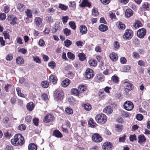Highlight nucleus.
I'll return each mask as SVG.
<instances>
[{
	"label": "nucleus",
	"instance_id": "58",
	"mask_svg": "<svg viewBox=\"0 0 150 150\" xmlns=\"http://www.w3.org/2000/svg\"><path fill=\"white\" fill-rule=\"evenodd\" d=\"M132 56L134 58L138 59L139 57V54L137 52H134L132 53Z\"/></svg>",
	"mask_w": 150,
	"mask_h": 150
},
{
	"label": "nucleus",
	"instance_id": "62",
	"mask_svg": "<svg viewBox=\"0 0 150 150\" xmlns=\"http://www.w3.org/2000/svg\"><path fill=\"white\" fill-rule=\"evenodd\" d=\"M0 42L1 46H4L5 45V41L4 40L2 37H0Z\"/></svg>",
	"mask_w": 150,
	"mask_h": 150
},
{
	"label": "nucleus",
	"instance_id": "63",
	"mask_svg": "<svg viewBox=\"0 0 150 150\" xmlns=\"http://www.w3.org/2000/svg\"><path fill=\"white\" fill-rule=\"evenodd\" d=\"M17 18L16 17H13V18L12 19V20L10 22V23L11 24H13V25H14L16 24L17 23H16V21H17Z\"/></svg>",
	"mask_w": 150,
	"mask_h": 150
},
{
	"label": "nucleus",
	"instance_id": "53",
	"mask_svg": "<svg viewBox=\"0 0 150 150\" xmlns=\"http://www.w3.org/2000/svg\"><path fill=\"white\" fill-rule=\"evenodd\" d=\"M27 16L29 18H31L32 17V12L29 9H27L25 11Z\"/></svg>",
	"mask_w": 150,
	"mask_h": 150
},
{
	"label": "nucleus",
	"instance_id": "60",
	"mask_svg": "<svg viewBox=\"0 0 150 150\" xmlns=\"http://www.w3.org/2000/svg\"><path fill=\"white\" fill-rule=\"evenodd\" d=\"M136 117L137 120L139 121L142 120L143 118V116L141 114H137Z\"/></svg>",
	"mask_w": 150,
	"mask_h": 150
},
{
	"label": "nucleus",
	"instance_id": "20",
	"mask_svg": "<svg viewBox=\"0 0 150 150\" xmlns=\"http://www.w3.org/2000/svg\"><path fill=\"white\" fill-rule=\"evenodd\" d=\"M103 112L107 114H110L112 112V110L110 106H108L103 109Z\"/></svg>",
	"mask_w": 150,
	"mask_h": 150
},
{
	"label": "nucleus",
	"instance_id": "13",
	"mask_svg": "<svg viewBox=\"0 0 150 150\" xmlns=\"http://www.w3.org/2000/svg\"><path fill=\"white\" fill-rule=\"evenodd\" d=\"M150 5L147 2H145L143 3L140 9L141 11H149V9Z\"/></svg>",
	"mask_w": 150,
	"mask_h": 150
},
{
	"label": "nucleus",
	"instance_id": "19",
	"mask_svg": "<svg viewBox=\"0 0 150 150\" xmlns=\"http://www.w3.org/2000/svg\"><path fill=\"white\" fill-rule=\"evenodd\" d=\"M133 11L131 9H127L125 11V16L126 17L129 18L132 16Z\"/></svg>",
	"mask_w": 150,
	"mask_h": 150
},
{
	"label": "nucleus",
	"instance_id": "3",
	"mask_svg": "<svg viewBox=\"0 0 150 150\" xmlns=\"http://www.w3.org/2000/svg\"><path fill=\"white\" fill-rule=\"evenodd\" d=\"M123 86L124 91L127 93L134 88L133 84L129 81H125L123 82Z\"/></svg>",
	"mask_w": 150,
	"mask_h": 150
},
{
	"label": "nucleus",
	"instance_id": "16",
	"mask_svg": "<svg viewBox=\"0 0 150 150\" xmlns=\"http://www.w3.org/2000/svg\"><path fill=\"white\" fill-rule=\"evenodd\" d=\"M53 118L54 117L52 115H47L45 117L44 119V121L45 122H49L52 121Z\"/></svg>",
	"mask_w": 150,
	"mask_h": 150
},
{
	"label": "nucleus",
	"instance_id": "29",
	"mask_svg": "<svg viewBox=\"0 0 150 150\" xmlns=\"http://www.w3.org/2000/svg\"><path fill=\"white\" fill-rule=\"evenodd\" d=\"M25 6L23 4H18L17 6V8L20 12L23 11L25 9Z\"/></svg>",
	"mask_w": 150,
	"mask_h": 150
},
{
	"label": "nucleus",
	"instance_id": "18",
	"mask_svg": "<svg viewBox=\"0 0 150 150\" xmlns=\"http://www.w3.org/2000/svg\"><path fill=\"white\" fill-rule=\"evenodd\" d=\"M138 142L140 144L144 143L146 141L145 137L143 134L140 135L138 136Z\"/></svg>",
	"mask_w": 150,
	"mask_h": 150
},
{
	"label": "nucleus",
	"instance_id": "39",
	"mask_svg": "<svg viewBox=\"0 0 150 150\" xmlns=\"http://www.w3.org/2000/svg\"><path fill=\"white\" fill-rule=\"evenodd\" d=\"M63 32L64 34L67 36L71 34V30L67 28L63 29Z\"/></svg>",
	"mask_w": 150,
	"mask_h": 150
},
{
	"label": "nucleus",
	"instance_id": "59",
	"mask_svg": "<svg viewBox=\"0 0 150 150\" xmlns=\"http://www.w3.org/2000/svg\"><path fill=\"white\" fill-rule=\"evenodd\" d=\"M112 80L114 82L116 83H117L119 81L118 77L115 76H112Z\"/></svg>",
	"mask_w": 150,
	"mask_h": 150
},
{
	"label": "nucleus",
	"instance_id": "41",
	"mask_svg": "<svg viewBox=\"0 0 150 150\" xmlns=\"http://www.w3.org/2000/svg\"><path fill=\"white\" fill-rule=\"evenodd\" d=\"M69 100L70 104L71 105H74L76 103V101L75 99L72 97H71L69 98Z\"/></svg>",
	"mask_w": 150,
	"mask_h": 150
},
{
	"label": "nucleus",
	"instance_id": "34",
	"mask_svg": "<svg viewBox=\"0 0 150 150\" xmlns=\"http://www.w3.org/2000/svg\"><path fill=\"white\" fill-rule=\"evenodd\" d=\"M97 62L94 59H91L88 61L89 64L93 67H96L97 65Z\"/></svg>",
	"mask_w": 150,
	"mask_h": 150
},
{
	"label": "nucleus",
	"instance_id": "25",
	"mask_svg": "<svg viewBox=\"0 0 150 150\" xmlns=\"http://www.w3.org/2000/svg\"><path fill=\"white\" fill-rule=\"evenodd\" d=\"M108 29V27L104 24H101L99 27V30L102 32H105Z\"/></svg>",
	"mask_w": 150,
	"mask_h": 150
},
{
	"label": "nucleus",
	"instance_id": "38",
	"mask_svg": "<svg viewBox=\"0 0 150 150\" xmlns=\"http://www.w3.org/2000/svg\"><path fill=\"white\" fill-rule=\"evenodd\" d=\"M133 26L135 28H137L142 26V25L141 22L137 21L134 23Z\"/></svg>",
	"mask_w": 150,
	"mask_h": 150
},
{
	"label": "nucleus",
	"instance_id": "17",
	"mask_svg": "<svg viewBox=\"0 0 150 150\" xmlns=\"http://www.w3.org/2000/svg\"><path fill=\"white\" fill-rule=\"evenodd\" d=\"M71 94L79 97H81V95H80V93L78 90L76 88H73L71 91Z\"/></svg>",
	"mask_w": 150,
	"mask_h": 150
},
{
	"label": "nucleus",
	"instance_id": "9",
	"mask_svg": "<svg viewBox=\"0 0 150 150\" xmlns=\"http://www.w3.org/2000/svg\"><path fill=\"white\" fill-rule=\"evenodd\" d=\"M146 30L144 28L139 30L137 33L138 36L140 38H143L146 35Z\"/></svg>",
	"mask_w": 150,
	"mask_h": 150
},
{
	"label": "nucleus",
	"instance_id": "24",
	"mask_svg": "<svg viewBox=\"0 0 150 150\" xmlns=\"http://www.w3.org/2000/svg\"><path fill=\"white\" fill-rule=\"evenodd\" d=\"M70 82V80L69 79H66L62 81L61 85L63 87H66L69 85Z\"/></svg>",
	"mask_w": 150,
	"mask_h": 150
},
{
	"label": "nucleus",
	"instance_id": "51",
	"mask_svg": "<svg viewBox=\"0 0 150 150\" xmlns=\"http://www.w3.org/2000/svg\"><path fill=\"white\" fill-rule=\"evenodd\" d=\"M4 135L6 138H10L12 136V133L9 131H8L6 132H5L4 134Z\"/></svg>",
	"mask_w": 150,
	"mask_h": 150
},
{
	"label": "nucleus",
	"instance_id": "48",
	"mask_svg": "<svg viewBox=\"0 0 150 150\" xmlns=\"http://www.w3.org/2000/svg\"><path fill=\"white\" fill-rule=\"evenodd\" d=\"M64 43L65 46L68 47L71 44L72 42L70 40L67 39L64 41Z\"/></svg>",
	"mask_w": 150,
	"mask_h": 150
},
{
	"label": "nucleus",
	"instance_id": "15",
	"mask_svg": "<svg viewBox=\"0 0 150 150\" xmlns=\"http://www.w3.org/2000/svg\"><path fill=\"white\" fill-rule=\"evenodd\" d=\"M91 5V4L88 2V0H82V3L79 4V6L81 7L86 6L90 8Z\"/></svg>",
	"mask_w": 150,
	"mask_h": 150
},
{
	"label": "nucleus",
	"instance_id": "31",
	"mask_svg": "<svg viewBox=\"0 0 150 150\" xmlns=\"http://www.w3.org/2000/svg\"><path fill=\"white\" fill-rule=\"evenodd\" d=\"M16 62L19 64H23L24 63V60L23 57H18L16 59Z\"/></svg>",
	"mask_w": 150,
	"mask_h": 150
},
{
	"label": "nucleus",
	"instance_id": "40",
	"mask_svg": "<svg viewBox=\"0 0 150 150\" xmlns=\"http://www.w3.org/2000/svg\"><path fill=\"white\" fill-rule=\"evenodd\" d=\"M48 66L51 68L54 69L56 66V64L54 62L51 61L48 63Z\"/></svg>",
	"mask_w": 150,
	"mask_h": 150
},
{
	"label": "nucleus",
	"instance_id": "44",
	"mask_svg": "<svg viewBox=\"0 0 150 150\" xmlns=\"http://www.w3.org/2000/svg\"><path fill=\"white\" fill-rule=\"evenodd\" d=\"M48 83L46 81H44L41 83L42 86L44 88H46L48 86Z\"/></svg>",
	"mask_w": 150,
	"mask_h": 150
},
{
	"label": "nucleus",
	"instance_id": "8",
	"mask_svg": "<svg viewBox=\"0 0 150 150\" xmlns=\"http://www.w3.org/2000/svg\"><path fill=\"white\" fill-rule=\"evenodd\" d=\"M113 147V145L109 142H105L102 146L104 150H111Z\"/></svg>",
	"mask_w": 150,
	"mask_h": 150
},
{
	"label": "nucleus",
	"instance_id": "45",
	"mask_svg": "<svg viewBox=\"0 0 150 150\" xmlns=\"http://www.w3.org/2000/svg\"><path fill=\"white\" fill-rule=\"evenodd\" d=\"M68 57L70 59L73 60L75 58L74 55L71 52H68L67 53Z\"/></svg>",
	"mask_w": 150,
	"mask_h": 150
},
{
	"label": "nucleus",
	"instance_id": "54",
	"mask_svg": "<svg viewBox=\"0 0 150 150\" xmlns=\"http://www.w3.org/2000/svg\"><path fill=\"white\" fill-rule=\"evenodd\" d=\"M34 61L36 62L40 63H41V60L39 57L37 56H33V57Z\"/></svg>",
	"mask_w": 150,
	"mask_h": 150
},
{
	"label": "nucleus",
	"instance_id": "6",
	"mask_svg": "<svg viewBox=\"0 0 150 150\" xmlns=\"http://www.w3.org/2000/svg\"><path fill=\"white\" fill-rule=\"evenodd\" d=\"M133 35V31L129 29L127 30L123 35V38L126 40L131 39Z\"/></svg>",
	"mask_w": 150,
	"mask_h": 150
},
{
	"label": "nucleus",
	"instance_id": "42",
	"mask_svg": "<svg viewBox=\"0 0 150 150\" xmlns=\"http://www.w3.org/2000/svg\"><path fill=\"white\" fill-rule=\"evenodd\" d=\"M16 91L17 92L18 96L22 97H24V95L21 93V90L19 87L16 88Z\"/></svg>",
	"mask_w": 150,
	"mask_h": 150
},
{
	"label": "nucleus",
	"instance_id": "57",
	"mask_svg": "<svg viewBox=\"0 0 150 150\" xmlns=\"http://www.w3.org/2000/svg\"><path fill=\"white\" fill-rule=\"evenodd\" d=\"M10 10V8L8 6H4L3 11L6 13H8Z\"/></svg>",
	"mask_w": 150,
	"mask_h": 150
},
{
	"label": "nucleus",
	"instance_id": "35",
	"mask_svg": "<svg viewBox=\"0 0 150 150\" xmlns=\"http://www.w3.org/2000/svg\"><path fill=\"white\" fill-rule=\"evenodd\" d=\"M117 25H118V28L121 30H124L125 28V25L123 24L122 22H119L117 23Z\"/></svg>",
	"mask_w": 150,
	"mask_h": 150
},
{
	"label": "nucleus",
	"instance_id": "43",
	"mask_svg": "<svg viewBox=\"0 0 150 150\" xmlns=\"http://www.w3.org/2000/svg\"><path fill=\"white\" fill-rule=\"evenodd\" d=\"M46 20L47 22L49 23H51L53 22L54 21L52 17L51 16H47L46 18Z\"/></svg>",
	"mask_w": 150,
	"mask_h": 150
},
{
	"label": "nucleus",
	"instance_id": "49",
	"mask_svg": "<svg viewBox=\"0 0 150 150\" xmlns=\"http://www.w3.org/2000/svg\"><path fill=\"white\" fill-rule=\"evenodd\" d=\"M69 25L73 29L75 30L76 28V24L74 21H70L69 23Z\"/></svg>",
	"mask_w": 150,
	"mask_h": 150
},
{
	"label": "nucleus",
	"instance_id": "27",
	"mask_svg": "<svg viewBox=\"0 0 150 150\" xmlns=\"http://www.w3.org/2000/svg\"><path fill=\"white\" fill-rule=\"evenodd\" d=\"M53 135L57 138H61L62 135L58 130H54L53 132Z\"/></svg>",
	"mask_w": 150,
	"mask_h": 150
},
{
	"label": "nucleus",
	"instance_id": "28",
	"mask_svg": "<svg viewBox=\"0 0 150 150\" xmlns=\"http://www.w3.org/2000/svg\"><path fill=\"white\" fill-rule=\"evenodd\" d=\"M86 88L83 85H80L78 87V90L80 93V95H82V94L86 91Z\"/></svg>",
	"mask_w": 150,
	"mask_h": 150
},
{
	"label": "nucleus",
	"instance_id": "10",
	"mask_svg": "<svg viewBox=\"0 0 150 150\" xmlns=\"http://www.w3.org/2000/svg\"><path fill=\"white\" fill-rule=\"evenodd\" d=\"M92 139L93 141L96 142H99L102 140V137L98 133H95L92 136Z\"/></svg>",
	"mask_w": 150,
	"mask_h": 150
},
{
	"label": "nucleus",
	"instance_id": "7",
	"mask_svg": "<svg viewBox=\"0 0 150 150\" xmlns=\"http://www.w3.org/2000/svg\"><path fill=\"white\" fill-rule=\"evenodd\" d=\"M94 74V72L92 69L88 68L86 69L85 72V77L88 79H91L93 77Z\"/></svg>",
	"mask_w": 150,
	"mask_h": 150
},
{
	"label": "nucleus",
	"instance_id": "26",
	"mask_svg": "<svg viewBox=\"0 0 150 150\" xmlns=\"http://www.w3.org/2000/svg\"><path fill=\"white\" fill-rule=\"evenodd\" d=\"M82 106L85 110L87 111H90L92 108L91 105L88 103H85L82 104Z\"/></svg>",
	"mask_w": 150,
	"mask_h": 150
},
{
	"label": "nucleus",
	"instance_id": "64",
	"mask_svg": "<svg viewBox=\"0 0 150 150\" xmlns=\"http://www.w3.org/2000/svg\"><path fill=\"white\" fill-rule=\"evenodd\" d=\"M119 42L117 41H115L114 43V47L115 49H117L120 47Z\"/></svg>",
	"mask_w": 150,
	"mask_h": 150
},
{
	"label": "nucleus",
	"instance_id": "36",
	"mask_svg": "<svg viewBox=\"0 0 150 150\" xmlns=\"http://www.w3.org/2000/svg\"><path fill=\"white\" fill-rule=\"evenodd\" d=\"M78 56L79 57V59L81 61H84L86 58V55L83 53H79Z\"/></svg>",
	"mask_w": 150,
	"mask_h": 150
},
{
	"label": "nucleus",
	"instance_id": "30",
	"mask_svg": "<svg viewBox=\"0 0 150 150\" xmlns=\"http://www.w3.org/2000/svg\"><path fill=\"white\" fill-rule=\"evenodd\" d=\"M26 107L28 110L31 111L34 109V105L33 102H30L27 104Z\"/></svg>",
	"mask_w": 150,
	"mask_h": 150
},
{
	"label": "nucleus",
	"instance_id": "4",
	"mask_svg": "<svg viewBox=\"0 0 150 150\" xmlns=\"http://www.w3.org/2000/svg\"><path fill=\"white\" fill-rule=\"evenodd\" d=\"M54 96L56 100H62L64 98V95L62 91L60 89H58L54 92Z\"/></svg>",
	"mask_w": 150,
	"mask_h": 150
},
{
	"label": "nucleus",
	"instance_id": "55",
	"mask_svg": "<svg viewBox=\"0 0 150 150\" xmlns=\"http://www.w3.org/2000/svg\"><path fill=\"white\" fill-rule=\"evenodd\" d=\"M129 139L130 141L134 142L136 140V136L135 134L131 135L130 136Z\"/></svg>",
	"mask_w": 150,
	"mask_h": 150
},
{
	"label": "nucleus",
	"instance_id": "46",
	"mask_svg": "<svg viewBox=\"0 0 150 150\" xmlns=\"http://www.w3.org/2000/svg\"><path fill=\"white\" fill-rule=\"evenodd\" d=\"M116 130L118 132H121L123 129V126L120 125H115Z\"/></svg>",
	"mask_w": 150,
	"mask_h": 150
},
{
	"label": "nucleus",
	"instance_id": "23",
	"mask_svg": "<svg viewBox=\"0 0 150 150\" xmlns=\"http://www.w3.org/2000/svg\"><path fill=\"white\" fill-rule=\"evenodd\" d=\"M57 77L53 75H51L49 78V81L50 82H52L53 84H55L57 83Z\"/></svg>",
	"mask_w": 150,
	"mask_h": 150
},
{
	"label": "nucleus",
	"instance_id": "47",
	"mask_svg": "<svg viewBox=\"0 0 150 150\" xmlns=\"http://www.w3.org/2000/svg\"><path fill=\"white\" fill-rule=\"evenodd\" d=\"M65 112L68 115L71 114L73 113V110L71 108L68 107L65 109Z\"/></svg>",
	"mask_w": 150,
	"mask_h": 150
},
{
	"label": "nucleus",
	"instance_id": "12",
	"mask_svg": "<svg viewBox=\"0 0 150 150\" xmlns=\"http://www.w3.org/2000/svg\"><path fill=\"white\" fill-rule=\"evenodd\" d=\"M60 23L59 22L56 23L55 26L52 28V32L53 33H54L57 31L61 29V27L59 25Z\"/></svg>",
	"mask_w": 150,
	"mask_h": 150
},
{
	"label": "nucleus",
	"instance_id": "52",
	"mask_svg": "<svg viewBox=\"0 0 150 150\" xmlns=\"http://www.w3.org/2000/svg\"><path fill=\"white\" fill-rule=\"evenodd\" d=\"M26 127L24 124H21L18 127V129L21 131H23L25 130Z\"/></svg>",
	"mask_w": 150,
	"mask_h": 150
},
{
	"label": "nucleus",
	"instance_id": "61",
	"mask_svg": "<svg viewBox=\"0 0 150 150\" xmlns=\"http://www.w3.org/2000/svg\"><path fill=\"white\" fill-rule=\"evenodd\" d=\"M6 18V16L5 14L4 13H0V19L2 21L4 20Z\"/></svg>",
	"mask_w": 150,
	"mask_h": 150
},
{
	"label": "nucleus",
	"instance_id": "11",
	"mask_svg": "<svg viewBox=\"0 0 150 150\" xmlns=\"http://www.w3.org/2000/svg\"><path fill=\"white\" fill-rule=\"evenodd\" d=\"M42 19L39 17H36L35 18L34 22L37 27H41L42 25Z\"/></svg>",
	"mask_w": 150,
	"mask_h": 150
},
{
	"label": "nucleus",
	"instance_id": "2",
	"mask_svg": "<svg viewBox=\"0 0 150 150\" xmlns=\"http://www.w3.org/2000/svg\"><path fill=\"white\" fill-rule=\"evenodd\" d=\"M95 119L98 123L102 124L105 123L107 120L106 116L103 114H100L97 115Z\"/></svg>",
	"mask_w": 150,
	"mask_h": 150
},
{
	"label": "nucleus",
	"instance_id": "37",
	"mask_svg": "<svg viewBox=\"0 0 150 150\" xmlns=\"http://www.w3.org/2000/svg\"><path fill=\"white\" fill-rule=\"evenodd\" d=\"M88 125L91 127H94L96 125V124L94 122L93 120L90 118L88 121Z\"/></svg>",
	"mask_w": 150,
	"mask_h": 150
},
{
	"label": "nucleus",
	"instance_id": "1",
	"mask_svg": "<svg viewBox=\"0 0 150 150\" xmlns=\"http://www.w3.org/2000/svg\"><path fill=\"white\" fill-rule=\"evenodd\" d=\"M24 139L23 137L20 134H16L13 139L11 140V143L14 146H21L24 143Z\"/></svg>",
	"mask_w": 150,
	"mask_h": 150
},
{
	"label": "nucleus",
	"instance_id": "56",
	"mask_svg": "<svg viewBox=\"0 0 150 150\" xmlns=\"http://www.w3.org/2000/svg\"><path fill=\"white\" fill-rule=\"evenodd\" d=\"M69 19V17L68 16L63 17L62 18V20L63 23L64 24L66 23Z\"/></svg>",
	"mask_w": 150,
	"mask_h": 150
},
{
	"label": "nucleus",
	"instance_id": "32",
	"mask_svg": "<svg viewBox=\"0 0 150 150\" xmlns=\"http://www.w3.org/2000/svg\"><path fill=\"white\" fill-rule=\"evenodd\" d=\"M29 150H37V146L34 143H31L29 144L28 146Z\"/></svg>",
	"mask_w": 150,
	"mask_h": 150
},
{
	"label": "nucleus",
	"instance_id": "33",
	"mask_svg": "<svg viewBox=\"0 0 150 150\" xmlns=\"http://www.w3.org/2000/svg\"><path fill=\"white\" fill-rule=\"evenodd\" d=\"M92 14L94 17L98 16L99 14L98 9L95 7H93L92 10Z\"/></svg>",
	"mask_w": 150,
	"mask_h": 150
},
{
	"label": "nucleus",
	"instance_id": "50",
	"mask_svg": "<svg viewBox=\"0 0 150 150\" xmlns=\"http://www.w3.org/2000/svg\"><path fill=\"white\" fill-rule=\"evenodd\" d=\"M59 8L62 10H66L67 9L68 6L63 4H59Z\"/></svg>",
	"mask_w": 150,
	"mask_h": 150
},
{
	"label": "nucleus",
	"instance_id": "22",
	"mask_svg": "<svg viewBox=\"0 0 150 150\" xmlns=\"http://www.w3.org/2000/svg\"><path fill=\"white\" fill-rule=\"evenodd\" d=\"M117 55L114 52L111 53L110 55V57L111 59L113 61H116L118 59Z\"/></svg>",
	"mask_w": 150,
	"mask_h": 150
},
{
	"label": "nucleus",
	"instance_id": "21",
	"mask_svg": "<svg viewBox=\"0 0 150 150\" xmlns=\"http://www.w3.org/2000/svg\"><path fill=\"white\" fill-rule=\"evenodd\" d=\"M79 29L80 33L82 34H86L87 33V29L85 25H81Z\"/></svg>",
	"mask_w": 150,
	"mask_h": 150
},
{
	"label": "nucleus",
	"instance_id": "5",
	"mask_svg": "<svg viewBox=\"0 0 150 150\" xmlns=\"http://www.w3.org/2000/svg\"><path fill=\"white\" fill-rule=\"evenodd\" d=\"M123 106L124 109L128 111L132 110L134 108L133 103L131 101H126L124 103Z\"/></svg>",
	"mask_w": 150,
	"mask_h": 150
},
{
	"label": "nucleus",
	"instance_id": "14",
	"mask_svg": "<svg viewBox=\"0 0 150 150\" xmlns=\"http://www.w3.org/2000/svg\"><path fill=\"white\" fill-rule=\"evenodd\" d=\"M95 81L97 82L102 81L104 80V77L103 75L101 74L97 75L94 78Z\"/></svg>",
	"mask_w": 150,
	"mask_h": 150
}]
</instances>
